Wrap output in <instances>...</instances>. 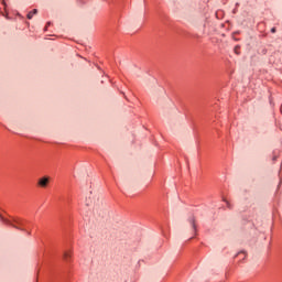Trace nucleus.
I'll use <instances>...</instances> for the list:
<instances>
[{"mask_svg": "<svg viewBox=\"0 0 282 282\" xmlns=\"http://www.w3.org/2000/svg\"><path fill=\"white\" fill-rule=\"evenodd\" d=\"M238 7H239V2L236 3V8H238Z\"/></svg>", "mask_w": 282, "mask_h": 282, "instance_id": "nucleus-15", "label": "nucleus"}, {"mask_svg": "<svg viewBox=\"0 0 282 282\" xmlns=\"http://www.w3.org/2000/svg\"><path fill=\"white\" fill-rule=\"evenodd\" d=\"M0 219L7 226H11L12 228H15L17 230H22V232H25V221L21 220V218L8 219V218H3V216L0 215Z\"/></svg>", "mask_w": 282, "mask_h": 282, "instance_id": "nucleus-1", "label": "nucleus"}, {"mask_svg": "<svg viewBox=\"0 0 282 282\" xmlns=\"http://www.w3.org/2000/svg\"><path fill=\"white\" fill-rule=\"evenodd\" d=\"M235 34H240V32L239 31L234 32L232 36H235Z\"/></svg>", "mask_w": 282, "mask_h": 282, "instance_id": "nucleus-13", "label": "nucleus"}, {"mask_svg": "<svg viewBox=\"0 0 282 282\" xmlns=\"http://www.w3.org/2000/svg\"><path fill=\"white\" fill-rule=\"evenodd\" d=\"M33 17H34V13L32 12V11H30L29 13H28V15H26V18L30 20V19H33Z\"/></svg>", "mask_w": 282, "mask_h": 282, "instance_id": "nucleus-8", "label": "nucleus"}, {"mask_svg": "<svg viewBox=\"0 0 282 282\" xmlns=\"http://www.w3.org/2000/svg\"><path fill=\"white\" fill-rule=\"evenodd\" d=\"M236 257H240V259H246V251H240Z\"/></svg>", "mask_w": 282, "mask_h": 282, "instance_id": "nucleus-7", "label": "nucleus"}, {"mask_svg": "<svg viewBox=\"0 0 282 282\" xmlns=\"http://www.w3.org/2000/svg\"><path fill=\"white\" fill-rule=\"evenodd\" d=\"M31 12H33V15L36 14L39 12V10L33 9Z\"/></svg>", "mask_w": 282, "mask_h": 282, "instance_id": "nucleus-12", "label": "nucleus"}, {"mask_svg": "<svg viewBox=\"0 0 282 282\" xmlns=\"http://www.w3.org/2000/svg\"><path fill=\"white\" fill-rule=\"evenodd\" d=\"M64 261H70V259H72V250H66V251H64Z\"/></svg>", "mask_w": 282, "mask_h": 282, "instance_id": "nucleus-4", "label": "nucleus"}, {"mask_svg": "<svg viewBox=\"0 0 282 282\" xmlns=\"http://www.w3.org/2000/svg\"><path fill=\"white\" fill-rule=\"evenodd\" d=\"M232 39H234V41H239V39L235 37V35H232Z\"/></svg>", "mask_w": 282, "mask_h": 282, "instance_id": "nucleus-14", "label": "nucleus"}, {"mask_svg": "<svg viewBox=\"0 0 282 282\" xmlns=\"http://www.w3.org/2000/svg\"><path fill=\"white\" fill-rule=\"evenodd\" d=\"M50 184V176L41 177L37 182V185L40 188H47V185Z\"/></svg>", "mask_w": 282, "mask_h": 282, "instance_id": "nucleus-2", "label": "nucleus"}, {"mask_svg": "<svg viewBox=\"0 0 282 282\" xmlns=\"http://www.w3.org/2000/svg\"><path fill=\"white\" fill-rule=\"evenodd\" d=\"M237 12H238V9L235 8V9L232 10V14H237Z\"/></svg>", "mask_w": 282, "mask_h": 282, "instance_id": "nucleus-11", "label": "nucleus"}, {"mask_svg": "<svg viewBox=\"0 0 282 282\" xmlns=\"http://www.w3.org/2000/svg\"><path fill=\"white\" fill-rule=\"evenodd\" d=\"M280 153H281V151H279V150L273 151V158H272L273 162H276V159L279 158Z\"/></svg>", "mask_w": 282, "mask_h": 282, "instance_id": "nucleus-5", "label": "nucleus"}, {"mask_svg": "<svg viewBox=\"0 0 282 282\" xmlns=\"http://www.w3.org/2000/svg\"><path fill=\"white\" fill-rule=\"evenodd\" d=\"M240 50H241V46H239V45L235 46V48H234L235 54H237L239 56L241 54Z\"/></svg>", "mask_w": 282, "mask_h": 282, "instance_id": "nucleus-6", "label": "nucleus"}, {"mask_svg": "<svg viewBox=\"0 0 282 282\" xmlns=\"http://www.w3.org/2000/svg\"><path fill=\"white\" fill-rule=\"evenodd\" d=\"M271 33H272V34H275V33H276V28H272V29H271Z\"/></svg>", "mask_w": 282, "mask_h": 282, "instance_id": "nucleus-10", "label": "nucleus"}, {"mask_svg": "<svg viewBox=\"0 0 282 282\" xmlns=\"http://www.w3.org/2000/svg\"><path fill=\"white\" fill-rule=\"evenodd\" d=\"M188 224L192 226L195 235H197V224H196V220H195V216H191L188 218Z\"/></svg>", "mask_w": 282, "mask_h": 282, "instance_id": "nucleus-3", "label": "nucleus"}, {"mask_svg": "<svg viewBox=\"0 0 282 282\" xmlns=\"http://www.w3.org/2000/svg\"><path fill=\"white\" fill-rule=\"evenodd\" d=\"M50 25H52V22H47L44 30L47 31V28H48Z\"/></svg>", "mask_w": 282, "mask_h": 282, "instance_id": "nucleus-9", "label": "nucleus"}]
</instances>
